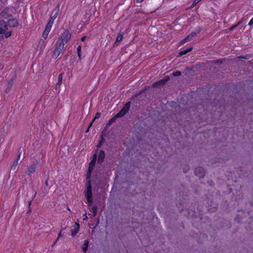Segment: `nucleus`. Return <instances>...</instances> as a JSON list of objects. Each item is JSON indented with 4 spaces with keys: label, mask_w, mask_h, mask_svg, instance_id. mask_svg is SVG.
<instances>
[{
    "label": "nucleus",
    "mask_w": 253,
    "mask_h": 253,
    "mask_svg": "<svg viewBox=\"0 0 253 253\" xmlns=\"http://www.w3.org/2000/svg\"><path fill=\"white\" fill-rule=\"evenodd\" d=\"M88 181L86 183V189L84 190V196L88 203V206H91L92 202V194L91 191V182L89 179H88Z\"/></svg>",
    "instance_id": "1"
},
{
    "label": "nucleus",
    "mask_w": 253,
    "mask_h": 253,
    "mask_svg": "<svg viewBox=\"0 0 253 253\" xmlns=\"http://www.w3.org/2000/svg\"><path fill=\"white\" fill-rule=\"evenodd\" d=\"M64 48V44L60 42V41H57L55 44V48L52 55L53 58L56 59L59 56Z\"/></svg>",
    "instance_id": "2"
},
{
    "label": "nucleus",
    "mask_w": 253,
    "mask_h": 253,
    "mask_svg": "<svg viewBox=\"0 0 253 253\" xmlns=\"http://www.w3.org/2000/svg\"><path fill=\"white\" fill-rule=\"evenodd\" d=\"M71 37L70 32L68 31H66L60 36L57 41H60V42L64 44L68 42Z\"/></svg>",
    "instance_id": "3"
},
{
    "label": "nucleus",
    "mask_w": 253,
    "mask_h": 253,
    "mask_svg": "<svg viewBox=\"0 0 253 253\" xmlns=\"http://www.w3.org/2000/svg\"><path fill=\"white\" fill-rule=\"evenodd\" d=\"M130 108V102H127L126 103L124 107L121 109V110L116 115V117H122L126 114Z\"/></svg>",
    "instance_id": "4"
},
{
    "label": "nucleus",
    "mask_w": 253,
    "mask_h": 253,
    "mask_svg": "<svg viewBox=\"0 0 253 253\" xmlns=\"http://www.w3.org/2000/svg\"><path fill=\"white\" fill-rule=\"evenodd\" d=\"M195 174L199 178H202L205 176V170L203 167H198L195 169Z\"/></svg>",
    "instance_id": "5"
},
{
    "label": "nucleus",
    "mask_w": 253,
    "mask_h": 253,
    "mask_svg": "<svg viewBox=\"0 0 253 253\" xmlns=\"http://www.w3.org/2000/svg\"><path fill=\"white\" fill-rule=\"evenodd\" d=\"M8 29L7 23L4 20L0 21V34H4Z\"/></svg>",
    "instance_id": "6"
},
{
    "label": "nucleus",
    "mask_w": 253,
    "mask_h": 253,
    "mask_svg": "<svg viewBox=\"0 0 253 253\" xmlns=\"http://www.w3.org/2000/svg\"><path fill=\"white\" fill-rule=\"evenodd\" d=\"M96 162L94 160H92L89 163V167L88 169V173L86 176V179H89L90 177V172L93 170L94 167L95 166Z\"/></svg>",
    "instance_id": "7"
},
{
    "label": "nucleus",
    "mask_w": 253,
    "mask_h": 253,
    "mask_svg": "<svg viewBox=\"0 0 253 253\" xmlns=\"http://www.w3.org/2000/svg\"><path fill=\"white\" fill-rule=\"evenodd\" d=\"M105 156V152L103 150H100L98 154L97 163L99 164H101L104 161Z\"/></svg>",
    "instance_id": "8"
},
{
    "label": "nucleus",
    "mask_w": 253,
    "mask_h": 253,
    "mask_svg": "<svg viewBox=\"0 0 253 253\" xmlns=\"http://www.w3.org/2000/svg\"><path fill=\"white\" fill-rule=\"evenodd\" d=\"M1 17L7 19L12 16V15L9 13V9L5 8L0 13Z\"/></svg>",
    "instance_id": "9"
},
{
    "label": "nucleus",
    "mask_w": 253,
    "mask_h": 253,
    "mask_svg": "<svg viewBox=\"0 0 253 253\" xmlns=\"http://www.w3.org/2000/svg\"><path fill=\"white\" fill-rule=\"evenodd\" d=\"M36 167L37 163H33L32 165L29 166L28 167V174L30 175L34 173L36 170Z\"/></svg>",
    "instance_id": "10"
},
{
    "label": "nucleus",
    "mask_w": 253,
    "mask_h": 253,
    "mask_svg": "<svg viewBox=\"0 0 253 253\" xmlns=\"http://www.w3.org/2000/svg\"><path fill=\"white\" fill-rule=\"evenodd\" d=\"M8 25L10 27H15L18 26L19 23L17 20L12 18L8 21Z\"/></svg>",
    "instance_id": "11"
},
{
    "label": "nucleus",
    "mask_w": 253,
    "mask_h": 253,
    "mask_svg": "<svg viewBox=\"0 0 253 253\" xmlns=\"http://www.w3.org/2000/svg\"><path fill=\"white\" fill-rule=\"evenodd\" d=\"M80 228L79 224L78 223H76L74 226V229H72L71 231V235L72 236H75L78 233Z\"/></svg>",
    "instance_id": "12"
},
{
    "label": "nucleus",
    "mask_w": 253,
    "mask_h": 253,
    "mask_svg": "<svg viewBox=\"0 0 253 253\" xmlns=\"http://www.w3.org/2000/svg\"><path fill=\"white\" fill-rule=\"evenodd\" d=\"M89 245V241L87 240H85L84 241V243L83 245L82 246V251L84 252V253H86Z\"/></svg>",
    "instance_id": "13"
},
{
    "label": "nucleus",
    "mask_w": 253,
    "mask_h": 253,
    "mask_svg": "<svg viewBox=\"0 0 253 253\" xmlns=\"http://www.w3.org/2000/svg\"><path fill=\"white\" fill-rule=\"evenodd\" d=\"M192 49H193V47H190L187 48L185 50H183L180 51L179 52V55H178L179 56H182L183 55H185L186 53H187L188 52L191 51L192 50Z\"/></svg>",
    "instance_id": "14"
},
{
    "label": "nucleus",
    "mask_w": 253,
    "mask_h": 253,
    "mask_svg": "<svg viewBox=\"0 0 253 253\" xmlns=\"http://www.w3.org/2000/svg\"><path fill=\"white\" fill-rule=\"evenodd\" d=\"M18 164V162H17V160H15L13 162V164L12 166H11V169L14 171V172H16L17 171L16 167Z\"/></svg>",
    "instance_id": "15"
},
{
    "label": "nucleus",
    "mask_w": 253,
    "mask_h": 253,
    "mask_svg": "<svg viewBox=\"0 0 253 253\" xmlns=\"http://www.w3.org/2000/svg\"><path fill=\"white\" fill-rule=\"evenodd\" d=\"M63 73H61L58 76V82L57 84V85H60L62 83V80H63Z\"/></svg>",
    "instance_id": "16"
},
{
    "label": "nucleus",
    "mask_w": 253,
    "mask_h": 253,
    "mask_svg": "<svg viewBox=\"0 0 253 253\" xmlns=\"http://www.w3.org/2000/svg\"><path fill=\"white\" fill-rule=\"evenodd\" d=\"M123 38V35L122 33H119L117 35L116 42H120L122 41Z\"/></svg>",
    "instance_id": "17"
},
{
    "label": "nucleus",
    "mask_w": 253,
    "mask_h": 253,
    "mask_svg": "<svg viewBox=\"0 0 253 253\" xmlns=\"http://www.w3.org/2000/svg\"><path fill=\"white\" fill-rule=\"evenodd\" d=\"M117 118V117H116V116H115L114 117L111 119L110 120V121H109V122L106 124V126H110L113 123L115 122V121H116V119Z\"/></svg>",
    "instance_id": "18"
},
{
    "label": "nucleus",
    "mask_w": 253,
    "mask_h": 253,
    "mask_svg": "<svg viewBox=\"0 0 253 253\" xmlns=\"http://www.w3.org/2000/svg\"><path fill=\"white\" fill-rule=\"evenodd\" d=\"M52 24L51 23V22H48L46 24L45 29L46 31H50L51 28L52 27Z\"/></svg>",
    "instance_id": "19"
},
{
    "label": "nucleus",
    "mask_w": 253,
    "mask_h": 253,
    "mask_svg": "<svg viewBox=\"0 0 253 253\" xmlns=\"http://www.w3.org/2000/svg\"><path fill=\"white\" fill-rule=\"evenodd\" d=\"M81 45H79L77 48V53L79 58L81 59Z\"/></svg>",
    "instance_id": "20"
},
{
    "label": "nucleus",
    "mask_w": 253,
    "mask_h": 253,
    "mask_svg": "<svg viewBox=\"0 0 253 253\" xmlns=\"http://www.w3.org/2000/svg\"><path fill=\"white\" fill-rule=\"evenodd\" d=\"M97 207L93 206L92 208V212L93 213V216H95V215H96V213H97Z\"/></svg>",
    "instance_id": "21"
},
{
    "label": "nucleus",
    "mask_w": 253,
    "mask_h": 253,
    "mask_svg": "<svg viewBox=\"0 0 253 253\" xmlns=\"http://www.w3.org/2000/svg\"><path fill=\"white\" fill-rule=\"evenodd\" d=\"M103 140H104L103 137L102 135H101L100 136V140L99 141V142L98 144L97 145V148H99L101 147V146L102 145Z\"/></svg>",
    "instance_id": "22"
},
{
    "label": "nucleus",
    "mask_w": 253,
    "mask_h": 253,
    "mask_svg": "<svg viewBox=\"0 0 253 253\" xmlns=\"http://www.w3.org/2000/svg\"><path fill=\"white\" fill-rule=\"evenodd\" d=\"M57 17V16H56V14H54V15L53 16H51L50 17V20L49 21H48V22H51V24H53V21L54 20H55V19Z\"/></svg>",
    "instance_id": "23"
},
{
    "label": "nucleus",
    "mask_w": 253,
    "mask_h": 253,
    "mask_svg": "<svg viewBox=\"0 0 253 253\" xmlns=\"http://www.w3.org/2000/svg\"><path fill=\"white\" fill-rule=\"evenodd\" d=\"M172 74L174 77H178V76H180L181 75V72H180L179 71H176L173 72L172 73Z\"/></svg>",
    "instance_id": "24"
},
{
    "label": "nucleus",
    "mask_w": 253,
    "mask_h": 253,
    "mask_svg": "<svg viewBox=\"0 0 253 253\" xmlns=\"http://www.w3.org/2000/svg\"><path fill=\"white\" fill-rule=\"evenodd\" d=\"M49 32V31L44 30L42 34V37L44 39H46L48 35Z\"/></svg>",
    "instance_id": "25"
},
{
    "label": "nucleus",
    "mask_w": 253,
    "mask_h": 253,
    "mask_svg": "<svg viewBox=\"0 0 253 253\" xmlns=\"http://www.w3.org/2000/svg\"><path fill=\"white\" fill-rule=\"evenodd\" d=\"M242 23V21H239L237 24H236L235 25L233 26H232L230 28H229V30L231 31V30H233L234 28H235L236 27H238V26H239L240 25V24Z\"/></svg>",
    "instance_id": "26"
},
{
    "label": "nucleus",
    "mask_w": 253,
    "mask_h": 253,
    "mask_svg": "<svg viewBox=\"0 0 253 253\" xmlns=\"http://www.w3.org/2000/svg\"><path fill=\"white\" fill-rule=\"evenodd\" d=\"M5 35H4V36L5 38H8L9 37H10L11 35V31H8L7 32H5L4 33Z\"/></svg>",
    "instance_id": "27"
},
{
    "label": "nucleus",
    "mask_w": 253,
    "mask_h": 253,
    "mask_svg": "<svg viewBox=\"0 0 253 253\" xmlns=\"http://www.w3.org/2000/svg\"><path fill=\"white\" fill-rule=\"evenodd\" d=\"M100 115L101 114L100 113H97L96 114H95V117L93 118V119L92 120V122L94 121V120L96 119H98L100 117Z\"/></svg>",
    "instance_id": "28"
},
{
    "label": "nucleus",
    "mask_w": 253,
    "mask_h": 253,
    "mask_svg": "<svg viewBox=\"0 0 253 253\" xmlns=\"http://www.w3.org/2000/svg\"><path fill=\"white\" fill-rule=\"evenodd\" d=\"M189 35L192 39L193 38H194V37H195L197 35V33L193 32Z\"/></svg>",
    "instance_id": "29"
},
{
    "label": "nucleus",
    "mask_w": 253,
    "mask_h": 253,
    "mask_svg": "<svg viewBox=\"0 0 253 253\" xmlns=\"http://www.w3.org/2000/svg\"><path fill=\"white\" fill-rule=\"evenodd\" d=\"M61 236H62L61 231H60V233L58 234V237H57L56 240L55 241V242L54 243L53 245H55L56 244V243L57 242V241L58 240L59 238Z\"/></svg>",
    "instance_id": "30"
},
{
    "label": "nucleus",
    "mask_w": 253,
    "mask_h": 253,
    "mask_svg": "<svg viewBox=\"0 0 253 253\" xmlns=\"http://www.w3.org/2000/svg\"><path fill=\"white\" fill-rule=\"evenodd\" d=\"M185 39L187 42L190 41L192 39L189 35L187 36Z\"/></svg>",
    "instance_id": "31"
},
{
    "label": "nucleus",
    "mask_w": 253,
    "mask_h": 253,
    "mask_svg": "<svg viewBox=\"0 0 253 253\" xmlns=\"http://www.w3.org/2000/svg\"><path fill=\"white\" fill-rule=\"evenodd\" d=\"M96 158H97V154H95L93 156V158L92 160H94V161H96Z\"/></svg>",
    "instance_id": "32"
},
{
    "label": "nucleus",
    "mask_w": 253,
    "mask_h": 253,
    "mask_svg": "<svg viewBox=\"0 0 253 253\" xmlns=\"http://www.w3.org/2000/svg\"><path fill=\"white\" fill-rule=\"evenodd\" d=\"M187 41L186 40H185V39L184 38L183 40H181V42H180V44H183L184 43H185V42H186Z\"/></svg>",
    "instance_id": "33"
},
{
    "label": "nucleus",
    "mask_w": 253,
    "mask_h": 253,
    "mask_svg": "<svg viewBox=\"0 0 253 253\" xmlns=\"http://www.w3.org/2000/svg\"><path fill=\"white\" fill-rule=\"evenodd\" d=\"M253 24V17L251 19L249 23V25L251 26Z\"/></svg>",
    "instance_id": "34"
},
{
    "label": "nucleus",
    "mask_w": 253,
    "mask_h": 253,
    "mask_svg": "<svg viewBox=\"0 0 253 253\" xmlns=\"http://www.w3.org/2000/svg\"><path fill=\"white\" fill-rule=\"evenodd\" d=\"M165 82V80H161V81H160V82H158V83H155V84H161V83L164 84Z\"/></svg>",
    "instance_id": "35"
},
{
    "label": "nucleus",
    "mask_w": 253,
    "mask_h": 253,
    "mask_svg": "<svg viewBox=\"0 0 253 253\" xmlns=\"http://www.w3.org/2000/svg\"><path fill=\"white\" fill-rule=\"evenodd\" d=\"M86 36H84V37H83L81 38V41H82V42H84V41L85 40V39H86Z\"/></svg>",
    "instance_id": "36"
},
{
    "label": "nucleus",
    "mask_w": 253,
    "mask_h": 253,
    "mask_svg": "<svg viewBox=\"0 0 253 253\" xmlns=\"http://www.w3.org/2000/svg\"><path fill=\"white\" fill-rule=\"evenodd\" d=\"M20 157V153L18 155L17 159L15 160H17V162H18Z\"/></svg>",
    "instance_id": "37"
},
{
    "label": "nucleus",
    "mask_w": 253,
    "mask_h": 253,
    "mask_svg": "<svg viewBox=\"0 0 253 253\" xmlns=\"http://www.w3.org/2000/svg\"><path fill=\"white\" fill-rule=\"evenodd\" d=\"M84 218H83L84 220H86L87 218V217L86 214H84Z\"/></svg>",
    "instance_id": "38"
},
{
    "label": "nucleus",
    "mask_w": 253,
    "mask_h": 253,
    "mask_svg": "<svg viewBox=\"0 0 253 253\" xmlns=\"http://www.w3.org/2000/svg\"><path fill=\"white\" fill-rule=\"evenodd\" d=\"M34 193H34V196H33V199L34 198H35V197H36V195H37V192H36V191H34Z\"/></svg>",
    "instance_id": "39"
},
{
    "label": "nucleus",
    "mask_w": 253,
    "mask_h": 253,
    "mask_svg": "<svg viewBox=\"0 0 253 253\" xmlns=\"http://www.w3.org/2000/svg\"><path fill=\"white\" fill-rule=\"evenodd\" d=\"M93 122H92H92L89 124V126H88V127L90 128V127L92 126Z\"/></svg>",
    "instance_id": "40"
},
{
    "label": "nucleus",
    "mask_w": 253,
    "mask_h": 253,
    "mask_svg": "<svg viewBox=\"0 0 253 253\" xmlns=\"http://www.w3.org/2000/svg\"><path fill=\"white\" fill-rule=\"evenodd\" d=\"M31 203H32V201H29L28 202V206H29V207H30V205H31Z\"/></svg>",
    "instance_id": "41"
},
{
    "label": "nucleus",
    "mask_w": 253,
    "mask_h": 253,
    "mask_svg": "<svg viewBox=\"0 0 253 253\" xmlns=\"http://www.w3.org/2000/svg\"><path fill=\"white\" fill-rule=\"evenodd\" d=\"M45 184L46 186H48V181H47V180H46L45 181Z\"/></svg>",
    "instance_id": "42"
},
{
    "label": "nucleus",
    "mask_w": 253,
    "mask_h": 253,
    "mask_svg": "<svg viewBox=\"0 0 253 253\" xmlns=\"http://www.w3.org/2000/svg\"><path fill=\"white\" fill-rule=\"evenodd\" d=\"M143 0H137V1L138 2H141Z\"/></svg>",
    "instance_id": "43"
},
{
    "label": "nucleus",
    "mask_w": 253,
    "mask_h": 253,
    "mask_svg": "<svg viewBox=\"0 0 253 253\" xmlns=\"http://www.w3.org/2000/svg\"><path fill=\"white\" fill-rule=\"evenodd\" d=\"M200 0H195V2H199Z\"/></svg>",
    "instance_id": "44"
},
{
    "label": "nucleus",
    "mask_w": 253,
    "mask_h": 253,
    "mask_svg": "<svg viewBox=\"0 0 253 253\" xmlns=\"http://www.w3.org/2000/svg\"><path fill=\"white\" fill-rule=\"evenodd\" d=\"M89 127H88V128L86 129V132H87V131L89 130Z\"/></svg>",
    "instance_id": "45"
},
{
    "label": "nucleus",
    "mask_w": 253,
    "mask_h": 253,
    "mask_svg": "<svg viewBox=\"0 0 253 253\" xmlns=\"http://www.w3.org/2000/svg\"><path fill=\"white\" fill-rule=\"evenodd\" d=\"M29 212H31V210H30V209H29Z\"/></svg>",
    "instance_id": "46"
}]
</instances>
